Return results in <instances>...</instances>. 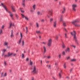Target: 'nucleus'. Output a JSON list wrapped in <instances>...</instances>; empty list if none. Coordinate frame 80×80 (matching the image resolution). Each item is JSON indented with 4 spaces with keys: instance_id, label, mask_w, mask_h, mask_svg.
<instances>
[{
    "instance_id": "nucleus-1",
    "label": "nucleus",
    "mask_w": 80,
    "mask_h": 80,
    "mask_svg": "<svg viewBox=\"0 0 80 80\" xmlns=\"http://www.w3.org/2000/svg\"><path fill=\"white\" fill-rule=\"evenodd\" d=\"M1 5H2L3 7L4 8L5 10L7 12H8V13L9 14L10 16L11 17L12 19V20H13V14L12 13V12L10 11H8V9H7V7L6 6H4L3 3H1Z\"/></svg>"
},
{
    "instance_id": "nucleus-2",
    "label": "nucleus",
    "mask_w": 80,
    "mask_h": 80,
    "mask_svg": "<svg viewBox=\"0 0 80 80\" xmlns=\"http://www.w3.org/2000/svg\"><path fill=\"white\" fill-rule=\"evenodd\" d=\"M71 33L72 35L74 36V39L75 40V42L77 43H78V41L77 40V37H76V34H77V33H76V32H75V31H73V33L72 32H71Z\"/></svg>"
},
{
    "instance_id": "nucleus-3",
    "label": "nucleus",
    "mask_w": 80,
    "mask_h": 80,
    "mask_svg": "<svg viewBox=\"0 0 80 80\" xmlns=\"http://www.w3.org/2000/svg\"><path fill=\"white\" fill-rule=\"evenodd\" d=\"M79 21H78V20H75L74 21H73L72 22V23L73 25H74L75 27H80V24H76L75 23H78Z\"/></svg>"
},
{
    "instance_id": "nucleus-4",
    "label": "nucleus",
    "mask_w": 80,
    "mask_h": 80,
    "mask_svg": "<svg viewBox=\"0 0 80 80\" xmlns=\"http://www.w3.org/2000/svg\"><path fill=\"white\" fill-rule=\"evenodd\" d=\"M33 71L32 72L33 73H37L38 72V70L37 68V66H34L32 69Z\"/></svg>"
},
{
    "instance_id": "nucleus-5",
    "label": "nucleus",
    "mask_w": 80,
    "mask_h": 80,
    "mask_svg": "<svg viewBox=\"0 0 80 80\" xmlns=\"http://www.w3.org/2000/svg\"><path fill=\"white\" fill-rule=\"evenodd\" d=\"M52 39L50 38L48 40V43L47 44V45L48 47L51 46L52 45Z\"/></svg>"
},
{
    "instance_id": "nucleus-6",
    "label": "nucleus",
    "mask_w": 80,
    "mask_h": 80,
    "mask_svg": "<svg viewBox=\"0 0 80 80\" xmlns=\"http://www.w3.org/2000/svg\"><path fill=\"white\" fill-rule=\"evenodd\" d=\"M77 7V5L76 4H73L72 5V9L74 12L76 11V8Z\"/></svg>"
},
{
    "instance_id": "nucleus-7",
    "label": "nucleus",
    "mask_w": 80,
    "mask_h": 80,
    "mask_svg": "<svg viewBox=\"0 0 80 80\" xmlns=\"http://www.w3.org/2000/svg\"><path fill=\"white\" fill-rule=\"evenodd\" d=\"M21 15L22 18H25L26 20H27V21H28V20H29V19L28 18V17L25 16V15H24L22 14H21Z\"/></svg>"
},
{
    "instance_id": "nucleus-8",
    "label": "nucleus",
    "mask_w": 80,
    "mask_h": 80,
    "mask_svg": "<svg viewBox=\"0 0 80 80\" xmlns=\"http://www.w3.org/2000/svg\"><path fill=\"white\" fill-rule=\"evenodd\" d=\"M49 14L48 15H47V16L48 17V18H50V17L51 16H52V14L53 13V12H52V11H51L50 10H49Z\"/></svg>"
},
{
    "instance_id": "nucleus-9",
    "label": "nucleus",
    "mask_w": 80,
    "mask_h": 80,
    "mask_svg": "<svg viewBox=\"0 0 80 80\" xmlns=\"http://www.w3.org/2000/svg\"><path fill=\"white\" fill-rule=\"evenodd\" d=\"M3 73L2 72L1 76V77H7V72H5L3 75Z\"/></svg>"
},
{
    "instance_id": "nucleus-10",
    "label": "nucleus",
    "mask_w": 80,
    "mask_h": 80,
    "mask_svg": "<svg viewBox=\"0 0 80 80\" xmlns=\"http://www.w3.org/2000/svg\"><path fill=\"white\" fill-rule=\"evenodd\" d=\"M8 42L7 41H5L4 42V46H5L6 47H7L8 46Z\"/></svg>"
},
{
    "instance_id": "nucleus-11",
    "label": "nucleus",
    "mask_w": 80,
    "mask_h": 80,
    "mask_svg": "<svg viewBox=\"0 0 80 80\" xmlns=\"http://www.w3.org/2000/svg\"><path fill=\"white\" fill-rule=\"evenodd\" d=\"M11 34L10 37H11V38H12L13 37V36H14L13 35V32L12 30H11Z\"/></svg>"
},
{
    "instance_id": "nucleus-12",
    "label": "nucleus",
    "mask_w": 80,
    "mask_h": 80,
    "mask_svg": "<svg viewBox=\"0 0 80 80\" xmlns=\"http://www.w3.org/2000/svg\"><path fill=\"white\" fill-rule=\"evenodd\" d=\"M11 8H12V10L13 12H15V7H14V6H11Z\"/></svg>"
},
{
    "instance_id": "nucleus-13",
    "label": "nucleus",
    "mask_w": 80,
    "mask_h": 80,
    "mask_svg": "<svg viewBox=\"0 0 80 80\" xmlns=\"http://www.w3.org/2000/svg\"><path fill=\"white\" fill-rule=\"evenodd\" d=\"M12 55V53L8 52V57H10L11 55Z\"/></svg>"
},
{
    "instance_id": "nucleus-14",
    "label": "nucleus",
    "mask_w": 80,
    "mask_h": 80,
    "mask_svg": "<svg viewBox=\"0 0 80 80\" xmlns=\"http://www.w3.org/2000/svg\"><path fill=\"white\" fill-rule=\"evenodd\" d=\"M6 50H7L6 49H3L2 50V57H3V56L4 55V53H5V52H6Z\"/></svg>"
},
{
    "instance_id": "nucleus-15",
    "label": "nucleus",
    "mask_w": 80,
    "mask_h": 80,
    "mask_svg": "<svg viewBox=\"0 0 80 80\" xmlns=\"http://www.w3.org/2000/svg\"><path fill=\"white\" fill-rule=\"evenodd\" d=\"M57 21H55L54 22L53 26L54 27H56L57 26Z\"/></svg>"
},
{
    "instance_id": "nucleus-16",
    "label": "nucleus",
    "mask_w": 80,
    "mask_h": 80,
    "mask_svg": "<svg viewBox=\"0 0 80 80\" xmlns=\"http://www.w3.org/2000/svg\"><path fill=\"white\" fill-rule=\"evenodd\" d=\"M43 49L44 50V53H45L46 52V51H47V48H46V47L45 46H43Z\"/></svg>"
},
{
    "instance_id": "nucleus-17",
    "label": "nucleus",
    "mask_w": 80,
    "mask_h": 80,
    "mask_svg": "<svg viewBox=\"0 0 80 80\" xmlns=\"http://www.w3.org/2000/svg\"><path fill=\"white\" fill-rule=\"evenodd\" d=\"M25 0H22V5L23 7H25Z\"/></svg>"
},
{
    "instance_id": "nucleus-18",
    "label": "nucleus",
    "mask_w": 80,
    "mask_h": 80,
    "mask_svg": "<svg viewBox=\"0 0 80 80\" xmlns=\"http://www.w3.org/2000/svg\"><path fill=\"white\" fill-rule=\"evenodd\" d=\"M37 14L38 15H42V13L40 11H38L37 12Z\"/></svg>"
},
{
    "instance_id": "nucleus-19",
    "label": "nucleus",
    "mask_w": 80,
    "mask_h": 80,
    "mask_svg": "<svg viewBox=\"0 0 80 80\" xmlns=\"http://www.w3.org/2000/svg\"><path fill=\"white\" fill-rule=\"evenodd\" d=\"M65 10H66V9L64 7L63 8V10L62 11V13H64L65 12Z\"/></svg>"
},
{
    "instance_id": "nucleus-20",
    "label": "nucleus",
    "mask_w": 80,
    "mask_h": 80,
    "mask_svg": "<svg viewBox=\"0 0 80 80\" xmlns=\"http://www.w3.org/2000/svg\"><path fill=\"white\" fill-rule=\"evenodd\" d=\"M65 51L66 53H67V52H70V49L69 48H68Z\"/></svg>"
},
{
    "instance_id": "nucleus-21",
    "label": "nucleus",
    "mask_w": 80,
    "mask_h": 80,
    "mask_svg": "<svg viewBox=\"0 0 80 80\" xmlns=\"http://www.w3.org/2000/svg\"><path fill=\"white\" fill-rule=\"evenodd\" d=\"M32 8L33 10H35L36 9V5L35 4L33 5L32 6Z\"/></svg>"
},
{
    "instance_id": "nucleus-22",
    "label": "nucleus",
    "mask_w": 80,
    "mask_h": 80,
    "mask_svg": "<svg viewBox=\"0 0 80 80\" xmlns=\"http://www.w3.org/2000/svg\"><path fill=\"white\" fill-rule=\"evenodd\" d=\"M3 33V29H0V35H1Z\"/></svg>"
},
{
    "instance_id": "nucleus-23",
    "label": "nucleus",
    "mask_w": 80,
    "mask_h": 80,
    "mask_svg": "<svg viewBox=\"0 0 80 80\" xmlns=\"http://www.w3.org/2000/svg\"><path fill=\"white\" fill-rule=\"evenodd\" d=\"M62 71H61V72L59 73V76L60 78H61L62 77Z\"/></svg>"
},
{
    "instance_id": "nucleus-24",
    "label": "nucleus",
    "mask_w": 80,
    "mask_h": 80,
    "mask_svg": "<svg viewBox=\"0 0 80 80\" xmlns=\"http://www.w3.org/2000/svg\"><path fill=\"white\" fill-rule=\"evenodd\" d=\"M7 65V63L6 62L4 61V66L5 67H6Z\"/></svg>"
},
{
    "instance_id": "nucleus-25",
    "label": "nucleus",
    "mask_w": 80,
    "mask_h": 80,
    "mask_svg": "<svg viewBox=\"0 0 80 80\" xmlns=\"http://www.w3.org/2000/svg\"><path fill=\"white\" fill-rule=\"evenodd\" d=\"M20 36L21 37L20 39H22V38H23V36H22V34L21 32L20 33Z\"/></svg>"
},
{
    "instance_id": "nucleus-26",
    "label": "nucleus",
    "mask_w": 80,
    "mask_h": 80,
    "mask_svg": "<svg viewBox=\"0 0 80 80\" xmlns=\"http://www.w3.org/2000/svg\"><path fill=\"white\" fill-rule=\"evenodd\" d=\"M63 67L64 68H67V66H66V63H65L63 65Z\"/></svg>"
},
{
    "instance_id": "nucleus-27",
    "label": "nucleus",
    "mask_w": 80,
    "mask_h": 80,
    "mask_svg": "<svg viewBox=\"0 0 80 80\" xmlns=\"http://www.w3.org/2000/svg\"><path fill=\"white\" fill-rule=\"evenodd\" d=\"M12 22H11L9 24V28H11V27H12Z\"/></svg>"
},
{
    "instance_id": "nucleus-28",
    "label": "nucleus",
    "mask_w": 80,
    "mask_h": 80,
    "mask_svg": "<svg viewBox=\"0 0 80 80\" xmlns=\"http://www.w3.org/2000/svg\"><path fill=\"white\" fill-rule=\"evenodd\" d=\"M36 27H37V28H38V27H39V24H38V23L37 22L36 23Z\"/></svg>"
},
{
    "instance_id": "nucleus-29",
    "label": "nucleus",
    "mask_w": 80,
    "mask_h": 80,
    "mask_svg": "<svg viewBox=\"0 0 80 80\" xmlns=\"http://www.w3.org/2000/svg\"><path fill=\"white\" fill-rule=\"evenodd\" d=\"M53 21V18H51L50 19V22L51 23H52Z\"/></svg>"
},
{
    "instance_id": "nucleus-30",
    "label": "nucleus",
    "mask_w": 80,
    "mask_h": 80,
    "mask_svg": "<svg viewBox=\"0 0 80 80\" xmlns=\"http://www.w3.org/2000/svg\"><path fill=\"white\" fill-rule=\"evenodd\" d=\"M76 60V59H73L71 60V62H75Z\"/></svg>"
},
{
    "instance_id": "nucleus-31",
    "label": "nucleus",
    "mask_w": 80,
    "mask_h": 80,
    "mask_svg": "<svg viewBox=\"0 0 80 80\" xmlns=\"http://www.w3.org/2000/svg\"><path fill=\"white\" fill-rule=\"evenodd\" d=\"M62 48H65V44H63L62 45Z\"/></svg>"
},
{
    "instance_id": "nucleus-32",
    "label": "nucleus",
    "mask_w": 80,
    "mask_h": 80,
    "mask_svg": "<svg viewBox=\"0 0 80 80\" xmlns=\"http://www.w3.org/2000/svg\"><path fill=\"white\" fill-rule=\"evenodd\" d=\"M15 16L17 18V19H18V18H19V17H18V15L16 14H15Z\"/></svg>"
},
{
    "instance_id": "nucleus-33",
    "label": "nucleus",
    "mask_w": 80,
    "mask_h": 80,
    "mask_svg": "<svg viewBox=\"0 0 80 80\" xmlns=\"http://www.w3.org/2000/svg\"><path fill=\"white\" fill-rule=\"evenodd\" d=\"M55 38L56 40H58V36H57Z\"/></svg>"
},
{
    "instance_id": "nucleus-34",
    "label": "nucleus",
    "mask_w": 80,
    "mask_h": 80,
    "mask_svg": "<svg viewBox=\"0 0 80 80\" xmlns=\"http://www.w3.org/2000/svg\"><path fill=\"white\" fill-rule=\"evenodd\" d=\"M48 59H50L51 58V56H48L47 57Z\"/></svg>"
},
{
    "instance_id": "nucleus-35",
    "label": "nucleus",
    "mask_w": 80,
    "mask_h": 80,
    "mask_svg": "<svg viewBox=\"0 0 80 80\" xmlns=\"http://www.w3.org/2000/svg\"><path fill=\"white\" fill-rule=\"evenodd\" d=\"M63 25L64 27H66V26H67V25H66V23H65V22H63Z\"/></svg>"
},
{
    "instance_id": "nucleus-36",
    "label": "nucleus",
    "mask_w": 80,
    "mask_h": 80,
    "mask_svg": "<svg viewBox=\"0 0 80 80\" xmlns=\"http://www.w3.org/2000/svg\"><path fill=\"white\" fill-rule=\"evenodd\" d=\"M21 40H22V39H20L19 41L18 44H20L21 43Z\"/></svg>"
},
{
    "instance_id": "nucleus-37",
    "label": "nucleus",
    "mask_w": 80,
    "mask_h": 80,
    "mask_svg": "<svg viewBox=\"0 0 80 80\" xmlns=\"http://www.w3.org/2000/svg\"><path fill=\"white\" fill-rule=\"evenodd\" d=\"M22 46H23V45H24V41H22Z\"/></svg>"
},
{
    "instance_id": "nucleus-38",
    "label": "nucleus",
    "mask_w": 80,
    "mask_h": 80,
    "mask_svg": "<svg viewBox=\"0 0 80 80\" xmlns=\"http://www.w3.org/2000/svg\"><path fill=\"white\" fill-rule=\"evenodd\" d=\"M30 65H33V62H32L31 60L30 61Z\"/></svg>"
},
{
    "instance_id": "nucleus-39",
    "label": "nucleus",
    "mask_w": 80,
    "mask_h": 80,
    "mask_svg": "<svg viewBox=\"0 0 80 80\" xmlns=\"http://www.w3.org/2000/svg\"><path fill=\"white\" fill-rule=\"evenodd\" d=\"M62 20H63V18H61L60 19V21L62 22Z\"/></svg>"
},
{
    "instance_id": "nucleus-40",
    "label": "nucleus",
    "mask_w": 80,
    "mask_h": 80,
    "mask_svg": "<svg viewBox=\"0 0 80 80\" xmlns=\"http://www.w3.org/2000/svg\"><path fill=\"white\" fill-rule=\"evenodd\" d=\"M62 54L63 55H65V52L64 51H63L62 52Z\"/></svg>"
},
{
    "instance_id": "nucleus-41",
    "label": "nucleus",
    "mask_w": 80,
    "mask_h": 80,
    "mask_svg": "<svg viewBox=\"0 0 80 80\" xmlns=\"http://www.w3.org/2000/svg\"><path fill=\"white\" fill-rule=\"evenodd\" d=\"M71 47H74V48H75V47H76V46H75V45H71Z\"/></svg>"
},
{
    "instance_id": "nucleus-42",
    "label": "nucleus",
    "mask_w": 80,
    "mask_h": 80,
    "mask_svg": "<svg viewBox=\"0 0 80 80\" xmlns=\"http://www.w3.org/2000/svg\"><path fill=\"white\" fill-rule=\"evenodd\" d=\"M36 32L37 33H40V31H36Z\"/></svg>"
},
{
    "instance_id": "nucleus-43",
    "label": "nucleus",
    "mask_w": 80,
    "mask_h": 80,
    "mask_svg": "<svg viewBox=\"0 0 80 80\" xmlns=\"http://www.w3.org/2000/svg\"><path fill=\"white\" fill-rule=\"evenodd\" d=\"M61 56H62V55H61V54H59L58 57L59 58H61Z\"/></svg>"
},
{
    "instance_id": "nucleus-44",
    "label": "nucleus",
    "mask_w": 80,
    "mask_h": 80,
    "mask_svg": "<svg viewBox=\"0 0 80 80\" xmlns=\"http://www.w3.org/2000/svg\"><path fill=\"white\" fill-rule=\"evenodd\" d=\"M4 28V25H3L2 26V27H1V29H2V30H3V29Z\"/></svg>"
},
{
    "instance_id": "nucleus-45",
    "label": "nucleus",
    "mask_w": 80,
    "mask_h": 80,
    "mask_svg": "<svg viewBox=\"0 0 80 80\" xmlns=\"http://www.w3.org/2000/svg\"><path fill=\"white\" fill-rule=\"evenodd\" d=\"M65 38H68V37H67V34H65Z\"/></svg>"
},
{
    "instance_id": "nucleus-46",
    "label": "nucleus",
    "mask_w": 80,
    "mask_h": 80,
    "mask_svg": "<svg viewBox=\"0 0 80 80\" xmlns=\"http://www.w3.org/2000/svg\"><path fill=\"white\" fill-rule=\"evenodd\" d=\"M22 58H24V54H22Z\"/></svg>"
},
{
    "instance_id": "nucleus-47",
    "label": "nucleus",
    "mask_w": 80,
    "mask_h": 80,
    "mask_svg": "<svg viewBox=\"0 0 80 80\" xmlns=\"http://www.w3.org/2000/svg\"><path fill=\"white\" fill-rule=\"evenodd\" d=\"M42 44H43L44 45H46V43L45 42H42Z\"/></svg>"
},
{
    "instance_id": "nucleus-48",
    "label": "nucleus",
    "mask_w": 80,
    "mask_h": 80,
    "mask_svg": "<svg viewBox=\"0 0 80 80\" xmlns=\"http://www.w3.org/2000/svg\"><path fill=\"white\" fill-rule=\"evenodd\" d=\"M49 62L48 61H46V63H49Z\"/></svg>"
},
{
    "instance_id": "nucleus-49",
    "label": "nucleus",
    "mask_w": 80,
    "mask_h": 80,
    "mask_svg": "<svg viewBox=\"0 0 80 80\" xmlns=\"http://www.w3.org/2000/svg\"><path fill=\"white\" fill-rule=\"evenodd\" d=\"M41 21L42 22H45V20L44 19H42Z\"/></svg>"
},
{
    "instance_id": "nucleus-50",
    "label": "nucleus",
    "mask_w": 80,
    "mask_h": 80,
    "mask_svg": "<svg viewBox=\"0 0 80 80\" xmlns=\"http://www.w3.org/2000/svg\"><path fill=\"white\" fill-rule=\"evenodd\" d=\"M28 60H29V58H26V61H27V62H28Z\"/></svg>"
},
{
    "instance_id": "nucleus-51",
    "label": "nucleus",
    "mask_w": 80,
    "mask_h": 80,
    "mask_svg": "<svg viewBox=\"0 0 80 80\" xmlns=\"http://www.w3.org/2000/svg\"><path fill=\"white\" fill-rule=\"evenodd\" d=\"M67 60H69L70 59V57H68L67 58Z\"/></svg>"
},
{
    "instance_id": "nucleus-52",
    "label": "nucleus",
    "mask_w": 80,
    "mask_h": 80,
    "mask_svg": "<svg viewBox=\"0 0 80 80\" xmlns=\"http://www.w3.org/2000/svg\"><path fill=\"white\" fill-rule=\"evenodd\" d=\"M12 55H13V56H15L17 54H16V53H14V54L12 53Z\"/></svg>"
},
{
    "instance_id": "nucleus-53",
    "label": "nucleus",
    "mask_w": 80,
    "mask_h": 80,
    "mask_svg": "<svg viewBox=\"0 0 80 80\" xmlns=\"http://www.w3.org/2000/svg\"><path fill=\"white\" fill-rule=\"evenodd\" d=\"M21 12H22V13H24V11H23L22 10H21Z\"/></svg>"
},
{
    "instance_id": "nucleus-54",
    "label": "nucleus",
    "mask_w": 80,
    "mask_h": 80,
    "mask_svg": "<svg viewBox=\"0 0 80 80\" xmlns=\"http://www.w3.org/2000/svg\"><path fill=\"white\" fill-rule=\"evenodd\" d=\"M4 57H8V55H5L4 56Z\"/></svg>"
},
{
    "instance_id": "nucleus-55",
    "label": "nucleus",
    "mask_w": 80,
    "mask_h": 80,
    "mask_svg": "<svg viewBox=\"0 0 80 80\" xmlns=\"http://www.w3.org/2000/svg\"><path fill=\"white\" fill-rule=\"evenodd\" d=\"M9 72H10V73H11L12 72V70L9 69Z\"/></svg>"
},
{
    "instance_id": "nucleus-56",
    "label": "nucleus",
    "mask_w": 80,
    "mask_h": 80,
    "mask_svg": "<svg viewBox=\"0 0 80 80\" xmlns=\"http://www.w3.org/2000/svg\"><path fill=\"white\" fill-rule=\"evenodd\" d=\"M26 30H28V28L27 27H26Z\"/></svg>"
},
{
    "instance_id": "nucleus-57",
    "label": "nucleus",
    "mask_w": 80,
    "mask_h": 80,
    "mask_svg": "<svg viewBox=\"0 0 80 80\" xmlns=\"http://www.w3.org/2000/svg\"><path fill=\"white\" fill-rule=\"evenodd\" d=\"M51 67V66L50 65H49L48 67V68H50Z\"/></svg>"
},
{
    "instance_id": "nucleus-58",
    "label": "nucleus",
    "mask_w": 80,
    "mask_h": 80,
    "mask_svg": "<svg viewBox=\"0 0 80 80\" xmlns=\"http://www.w3.org/2000/svg\"><path fill=\"white\" fill-rule=\"evenodd\" d=\"M26 33H28V30H26Z\"/></svg>"
},
{
    "instance_id": "nucleus-59",
    "label": "nucleus",
    "mask_w": 80,
    "mask_h": 80,
    "mask_svg": "<svg viewBox=\"0 0 80 80\" xmlns=\"http://www.w3.org/2000/svg\"><path fill=\"white\" fill-rule=\"evenodd\" d=\"M75 2H78V0H74Z\"/></svg>"
},
{
    "instance_id": "nucleus-60",
    "label": "nucleus",
    "mask_w": 80,
    "mask_h": 80,
    "mask_svg": "<svg viewBox=\"0 0 80 80\" xmlns=\"http://www.w3.org/2000/svg\"><path fill=\"white\" fill-rule=\"evenodd\" d=\"M55 65H58V64H57V62H56L55 63Z\"/></svg>"
},
{
    "instance_id": "nucleus-61",
    "label": "nucleus",
    "mask_w": 80,
    "mask_h": 80,
    "mask_svg": "<svg viewBox=\"0 0 80 80\" xmlns=\"http://www.w3.org/2000/svg\"><path fill=\"white\" fill-rule=\"evenodd\" d=\"M72 69H71V70H70V72H72Z\"/></svg>"
},
{
    "instance_id": "nucleus-62",
    "label": "nucleus",
    "mask_w": 80,
    "mask_h": 80,
    "mask_svg": "<svg viewBox=\"0 0 80 80\" xmlns=\"http://www.w3.org/2000/svg\"><path fill=\"white\" fill-rule=\"evenodd\" d=\"M53 78V79H54V80H55V77H52Z\"/></svg>"
},
{
    "instance_id": "nucleus-63",
    "label": "nucleus",
    "mask_w": 80,
    "mask_h": 80,
    "mask_svg": "<svg viewBox=\"0 0 80 80\" xmlns=\"http://www.w3.org/2000/svg\"><path fill=\"white\" fill-rule=\"evenodd\" d=\"M31 12H33V11L32 10H31Z\"/></svg>"
},
{
    "instance_id": "nucleus-64",
    "label": "nucleus",
    "mask_w": 80,
    "mask_h": 80,
    "mask_svg": "<svg viewBox=\"0 0 80 80\" xmlns=\"http://www.w3.org/2000/svg\"><path fill=\"white\" fill-rule=\"evenodd\" d=\"M41 64H42V61H41Z\"/></svg>"
}]
</instances>
